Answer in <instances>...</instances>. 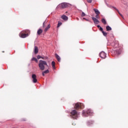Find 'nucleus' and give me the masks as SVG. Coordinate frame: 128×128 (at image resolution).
I'll return each mask as SVG.
<instances>
[{
	"label": "nucleus",
	"mask_w": 128,
	"mask_h": 128,
	"mask_svg": "<svg viewBox=\"0 0 128 128\" xmlns=\"http://www.w3.org/2000/svg\"><path fill=\"white\" fill-rule=\"evenodd\" d=\"M75 110H78L79 108H84V104L81 102H77L75 104L74 106Z\"/></svg>",
	"instance_id": "20e7f679"
},
{
	"label": "nucleus",
	"mask_w": 128,
	"mask_h": 128,
	"mask_svg": "<svg viewBox=\"0 0 128 128\" xmlns=\"http://www.w3.org/2000/svg\"><path fill=\"white\" fill-rule=\"evenodd\" d=\"M42 33V29H39L38 30L37 34H38L40 35V34Z\"/></svg>",
	"instance_id": "6ab92c4d"
},
{
	"label": "nucleus",
	"mask_w": 128,
	"mask_h": 128,
	"mask_svg": "<svg viewBox=\"0 0 128 128\" xmlns=\"http://www.w3.org/2000/svg\"><path fill=\"white\" fill-rule=\"evenodd\" d=\"M100 14H96V18H100V16H98Z\"/></svg>",
	"instance_id": "c85d7f7f"
},
{
	"label": "nucleus",
	"mask_w": 128,
	"mask_h": 128,
	"mask_svg": "<svg viewBox=\"0 0 128 128\" xmlns=\"http://www.w3.org/2000/svg\"><path fill=\"white\" fill-rule=\"evenodd\" d=\"M94 121L90 120L87 122V126H90L92 124H93Z\"/></svg>",
	"instance_id": "ddd939ff"
},
{
	"label": "nucleus",
	"mask_w": 128,
	"mask_h": 128,
	"mask_svg": "<svg viewBox=\"0 0 128 128\" xmlns=\"http://www.w3.org/2000/svg\"><path fill=\"white\" fill-rule=\"evenodd\" d=\"M34 52L36 54H38V47H36V46H34Z\"/></svg>",
	"instance_id": "4468645a"
},
{
	"label": "nucleus",
	"mask_w": 128,
	"mask_h": 128,
	"mask_svg": "<svg viewBox=\"0 0 128 128\" xmlns=\"http://www.w3.org/2000/svg\"><path fill=\"white\" fill-rule=\"evenodd\" d=\"M102 24H106V21L104 18L102 19Z\"/></svg>",
	"instance_id": "aec40b11"
},
{
	"label": "nucleus",
	"mask_w": 128,
	"mask_h": 128,
	"mask_svg": "<svg viewBox=\"0 0 128 128\" xmlns=\"http://www.w3.org/2000/svg\"><path fill=\"white\" fill-rule=\"evenodd\" d=\"M92 20L95 24H100V21L98 19H96V18L94 17H92Z\"/></svg>",
	"instance_id": "6e6552de"
},
{
	"label": "nucleus",
	"mask_w": 128,
	"mask_h": 128,
	"mask_svg": "<svg viewBox=\"0 0 128 128\" xmlns=\"http://www.w3.org/2000/svg\"><path fill=\"white\" fill-rule=\"evenodd\" d=\"M19 36L20 38H27V36H28V34H25L22 33V32H21L20 33Z\"/></svg>",
	"instance_id": "423d86ee"
},
{
	"label": "nucleus",
	"mask_w": 128,
	"mask_h": 128,
	"mask_svg": "<svg viewBox=\"0 0 128 128\" xmlns=\"http://www.w3.org/2000/svg\"><path fill=\"white\" fill-rule=\"evenodd\" d=\"M32 60H34L36 62H38V59L36 58H32Z\"/></svg>",
	"instance_id": "4be33fe9"
},
{
	"label": "nucleus",
	"mask_w": 128,
	"mask_h": 128,
	"mask_svg": "<svg viewBox=\"0 0 128 128\" xmlns=\"http://www.w3.org/2000/svg\"><path fill=\"white\" fill-rule=\"evenodd\" d=\"M48 26H47V27L45 29V32H48Z\"/></svg>",
	"instance_id": "bb28decb"
},
{
	"label": "nucleus",
	"mask_w": 128,
	"mask_h": 128,
	"mask_svg": "<svg viewBox=\"0 0 128 128\" xmlns=\"http://www.w3.org/2000/svg\"><path fill=\"white\" fill-rule=\"evenodd\" d=\"M42 56L40 55H38L37 56V58H38V60H40V58H41Z\"/></svg>",
	"instance_id": "cd10ccee"
},
{
	"label": "nucleus",
	"mask_w": 128,
	"mask_h": 128,
	"mask_svg": "<svg viewBox=\"0 0 128 128\" xmlns=\"http://www.w3.org/2000/svg\"><path fill=\"white\" fill-rule=\"evenodd\" d=\"M88 2H89V4H91L92 2V0H86Z\"/></svg>",
	"instance_id": "a878e982"
},
{
	"label": "nucleus",
	"mask_w": 128,
	"mask_h": 128,
	"mask_svg": "<svg viewBox=\"0 0 128 128\" xmlns=\"http://www.w3.org/2000/svg\"><path fill=\"white\" fill-rule=\"evenodd\" d=\"M82 114L84 116H88V115L92 116V110H90V109H88L86 111H82Z\"/></svg>",
	"instance_id": "7ed1b4c3"
},
{
	"label": "nucleus",
	"mask_w": 128,
	"mask_h": 128,
	"mask_svg": "<svg viewBox=\"0 0 128 128\" xmlns=\"http://www.w3.org/2000/svg\"><path fill=\"white\" fill-rule=\"evenodd\" d=\"M52 66L54 70H56V62L54 61L52 62Z\"/></svg>",
	"instance_id": "dca6fc26"
},
{
	"label": "nucleus",
	"mask_w": 128,
	"mask_h": 128,
	"mask_svg": "<svg viewBox=\"0 0 128 128\" xmlns=\"http://www.w3.org/2000/svg\"><path fill=\"white\" fill-rule=\"evenodd\" d=\"M76 20H80L78 18H76Z\"/></svg>",
	"instance_id": "72a5a7b5"
},
{
	"label": "nucleus",
	"mask_w": 128,
	"mask_h": 128,
	"mask_svg": "<svg viewBox=\"0 0 128 128\" xmlns=\"http://www.w3.org/2000/svg\"><path fill=\"white\" fill-rule=\"evenodd\" d=\"M60 26H62V22H58L57 28H60Z\"/></svg>",
	"instance_id": "5701e85b"
},
{
	"label": "nucleus",
	"mask_w": 128,
	"mask_h": 128,
	"mask_svg": "<svg viewBox=\"0 0 128 128\" xmlns=\"http://www.w3.org/2000/svg\"><path fill=\"white\" fill-rule=\"evenodd\" d=\"M81 16H86V14L84 12H82Z\"/></svg>",
	"instance_id": "b1692460"
},
{
	"label": "nucleus",
	"mask_w": 128,
	"mask_h": 128,
	"mask_svg": "<svg viewBox=\"0 0 128 128\" xmlns=\"http://www.w3.org/2000/svg\"><path fill=\"white\" fill-rule=\"evenodd\" d=\"M45 74H48V70H47L43 72L42 73V76H44Z\"/></svg>",
	"instance_id": "f3484780"
},
{
	"label": "nucleus",
	"mask_w": 128,
	"mask_h": 128,
	"mask_svg": "<svg viewBox=\"0 0 128 128\" xmlns=\"http://www.w3.org/2000/svg\"><path fill=\"white\" fill-rule=\"evenodd\" d=\"M71 116L72 118H74V120H76L78 118V113L76 112V110H73L71 112Z\"/></svg>",
	"instance_id": "f03ea898"
},
{
	"label": "nucleus",
	"mask_w": 128,
	"mask_h": 128,
	"mask_svg": "<svg viewBox=\"0 0 128 128\" xmlns=\"http://www.w3.org/2000/svg\"><path fill=\"white\" fill-rule=\"evenodd\" d=\"M43 26H44V22L43 24Z\"/></svg>",
	"instance_id": "f704fd0d"
},
{
	"label": "nucleus",
	"mask_w": 128,
	"mask_h": 128,
	"mask_svg": "<svg viewBox=\"0 0 128 128\" xmlns=\"http://www.w3.org/2000/svg\"><path fill=\"white\" fill-rule=\"evenodd\" d=\"M106 30L108 32L109 30H112V28H110V26H106Z\"/></svg>",
	"instance_id": "a211bd4d"
},
{
	"label": "nucleus",
	"mask_w": 128,
	"mask_h": 128,
	"mask_svg": "<svg viewBox=\"0 0 128 128\" xmlns=\"http://www.w3.org/2000/svg\"><path fill=\"white\" fill-rule=\"evenodd\" d=\"M94 10L95 12V14H100V11H98V10L96 8H94Z\"/></svg>",
	"instance_id": "2eb2a0df"
},
{
	"label": "nucleus",
	"mask_w": 128,
	"mask_h": 128,
	"mask_svg": "<svg viewBox=\"0 0 128 128\" xmlns=\"http://www.w3.org/2000/svg\"><path fill=\"white\" fill-rule=\"evenodd\" d=\"M85 20H86V22H90V20H88L86 18L85 19Z\"/></svg>",
	"instance_id": "7c9ffc66"
},
{
	"label": "nucleus",
	"mask_w": 128,
	"mask_h": 128,
	"mask_svg": "<svg viewBox=\"0 0 128 128\" xmlns=\"http://www.w3.org/2000/svg\"><path fill=\"white\" fill-rule=\"evenodd\" d=\"M32 82L34 84H36L38 82V80H36V75L33 74H32Z\"/></svg>",
	"instance_id": "0eeeda50"
},
{
	"label": "nucleus",
	"mask_w": 128,
	"mask_h": 128,
	"mask_svg": "<svg viewBox=\"0 0 128 128\" xmlns=\"http://www.w3.org/2000/svg\"><path fill=\"white\" fill-rule=\"evenodd\" d=\"M41 58H44V57L41 56Z\"/></svg>",
	"instance_id": "4c0bfd02"
},
{
	"label": "nucleus",
	"mask_w": 128,
	"mask_h": 128,
	"mask_svg": "<svg viewBox=\"0 0 128 128\" xmlns=\"http://www.w3.org/2000/svg\"><path fill=\"white\" fill-rule=\"evenodd\" d=\"M68 7V4L63 2L60 4L57 8H66Z\"/></svg>",
	"instance_id": "39448f33"
},
{
	"label": "nucleus",
	"mask_w": 128,
	"mask_h": 128,
	"mask_svg": "<svg viewBox=\"0 0 128 128\" xmlns=\"http://www.w3.org/2000/svg\"><path fill=\"white\" fill-rule=\"evenodd\" d=\"M97 27H98V28H100V25H98V26H97Z\"/></svg>",
	"instance_id": "473e14b6"
},
{
	"label": "nucleus",
	"mask_w": 128,
	"mask_h": 128,
	"mask_svg": "<svg viewBox=\"0 0 128 128\" xmlns=\"http://www.w3.org/2000/svg\"><path fill=\"white\" fill-rule=\"evenodd\" d=\"M86 20V18H82V20Z\"/></svg>",
	"instance_id": "c9c22d12"
},
{
	"label": "nucleus",
	"mask_w": 128,
	"mask_h": 128,
	"mask_svg": "<svg viewBox=\"0 0 128 128\" xmlns=\"http://www.w3.org/2000/svg\"><path fill=\"white\" fill-rule=\"evenodd\" d=\"M72 126H76V124L74 122L72 123Z\"/></svg>",
	"instance_id": "2f4dec72"
},
{
	"label": "nucleus",
	"mask_w": 128,
	"mask_h": 128,
	"mask_svg": "<svg viewBox=\"0 0 128 128\" xmlns=\"http://www.w3.org/2000/svg\"><path fill=\"white\" fill-rule=\"evenodd\" d=\"M120 52H122V50H120V48H118V49H116L114 50V54H120Z\"/></svg>",
	"instance_id": "9d476101"
},
{
	"label": "nucleus",
	"mask_w": 128,
	"mask_h": 128,
	"mask_svg": "<svg viewBox=\"0 0 128 128\" xmlns=\"http://www.w3.org/2000/svg\"><path fill=\"white\" fill-rule=\"evenodd\" d=\"M48 66V64H46V62L42 60H40L39 61V68L41 70H44V66Z\"/></svg>",
	"instance_id": "f257e3e1"
},
{
	"label": "nucleus",
	"mask_w": 128,
	"mask_h": 128,
	"mask_svg": "<svg viewBox=\"0 0 128 128\" xmlns=\"http://www.w3.org/2000/svg\"><path fill=\"white\" fill-rule=\"evenodd\" d=\"M114 10H117V12H118V10L116 9V7H114Z\"/></svg>",
	"instance_id": "c756f323"
},
{
	"label": "nucleus",
	"mask_w": 128,
	"mask_h": 128,
	"mask_svg": "<svg viewBox=\"0 0 128 128\" xmlns=\"http://www.w3.org/2000/svg\"><path fill=\"white\" fill-rule=\"evenodd\" d=\"M100 57L102 58H104L106 56V54L104 52H101L100 54Z\"/></svg>",
	"instance_id": "1a4fd4ad"
},
{
	"label": "nucleus",
	"mask_w": 128,
	"mask_h": 128,
	"mask_svg": "<svg viewBox=\"0 0 128 128\" xmlns=\"http://www.w3.org/2000/svg\"><path fill=\"white\" fill-rule=\"evenodd\" d=\"M50 28V26L48 25V28Z\"/></svg>",
	"instance_id": "e433bc0d"
},
{
	"label": "nucleus",
	"mask_w": 128,
	"mask_h": 128,
	"mask_svg": "<svg viewBox=\"0 0 128 128\" xmlns=\"http://www.w3.org/2000/svg\"><path fill=\"white\" fill-rule=\"evenodd\" d=\"M120 16H122V14H120Z\"/></svg>",
	"instance_id": "58836bf2"
},
{
	"label": "nucleus",
	"mask_w": 128,
	"mask_h": 128,
	"mask_svg": "<svg viewBox=\"0 0 128 128\" xmlns=\"http://www.w3.org/2000/svg\"><path fill=\"white\" fill-rule=\"evenodd\" d=\"M62 18L64 20H68V18L66 15H62Z\"/></svg>",
	"instance_id": "9b49d317"
},
{
	"label": "nucleus",
	"mask_w": 128,
	"mask_h": 128,
	"mask_svg": "<svg viewBox=\"0 0 128 128\" xmlns=\"http://www.w3.org/2000/svg\"><path fill=\"white\" fill-rule=\"evenodd\" d=\"M118 12V14H120V12Z\"/></svg>",
	"instance_id": "ea45409f"
},
{
	"label": "nucleus",
	"mask_w": 128,
	"mask_h": 128,
	"mask_svg": "<svg viewBox=\"0 0 128 128\" xmlns=\"http://www.w3.org/2000/svg\"><path fill=\"white\" fill-rule=\"evenodd\" d=\"M103 36H108V33H106V32H104V31H102V32Z\"/></svg>",
	"instance_id": "412c9836"
},
{
	"label": "nucleus",
	"mask_w": 128,
	"mask_h": 128,
	"mask_svg": "<svg viewBox=\"0 0 128 128\" xmlns=\"http://www.w3.org/2000/svg\"><path fill=\"white\" fill-rule=\"evenodd\" d=\"M55 57L56 58L58 62H60V57L57 54H55Z\"/></svg>",
	"instance_id": "f8f14e48"
},
{
	"label": "nucleus",
	"mask_w": 128,
	"mask_h": 128,
	"mask_svg": "<svg viewBox=\"0 0 128 128\" xmlns=\"http://www.w3.org/2000/svg\"><path fill=\"white\" fill-rule=\"evenodd\" d=\"M100 32H104V29L100 27Z\"/></svg>",
	"instance_id": "393cba45"
}]
</instances>
